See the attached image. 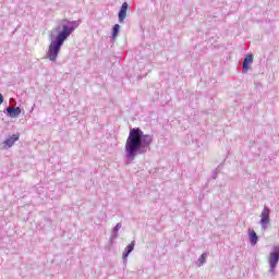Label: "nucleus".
Here are the masks:
<instances>
[{"mask_svg":"<svg viewBox=\"0 0 279 279\" xmlns=\"http://www.w3.org/2000/svg\"><path fill=\"white\" fill-rule=\"evenodd\" d=\"M153 143L154 135L145 134L141 128L130 129L124 146L126 160L132 162L136 156H145Z\"/></svg>","mask_w":279,"mask_h":279,"instance_id":"f257e3e1","label":"nucleus"},{"mask_svg":"<svg viewBox=\"0 0 279 279\" xmlns=\"http://www.w3.org/2000/svg\"><path fill=\"white\" fill-rule=\"evenodd\" d=\"M80 23L82 21H69V20H62L61 21V26L62 31L58 33L56 38L50 43L48 51L46 53L48 60L50 62H56L58 60V56L60 53V49H62V45H64V41L71 36L77 27H80Z\"/></svg>","mask_w":279,"mask_h":279,"instance_id":"f03ea898","label":"nucleus"},{"mask_svg":"<svg viewBox=\"0 0 279 279\" xmlns=\"http://www.w3.org/2000/svg\"><path fill=\"white\" fill-rule=\"evenodd\" d=\"M269 263V272L276 274V267H278L279 263V246H274L272 252H270L268 257Z\"/></svg>","mask_w":279,"mask_h":279,"instance_id":"7ed1b4c3","label":"nucleus"},{"mask_svg":"<svg viewBox=\"0 0 279 279\" xmlns=\"http://www.w3.org/2000/svg\"><path fill=\"white\" fill-rule=\"evenodd\" d=\"M271 215V209L267 206H265L262 210L260 214V226L263 228V230H267V226H269V223L271 222L269 216Z\"/></svg>","mask_w":279,"mask_h":279,"instance_id":"20e7f679","label":"nucleus"},{"mask_svg":"<svg viewBox=\"0 0 279 279\" xmlns=\"http://www.w3.org/2000/svg\"><path fill=\"white\" fill-rule=\"evenodd\" d=\"M128 8H130L128 2H123L118 13L119 23H125V19L128 16Z\"/></svg>","mask_w":279,"mask_h":279,"instance_id":"39448f33","label":"nucleus"},{"mask_svg":"<svg viewBox=\"0 0 279 279\" xmlns=\"http://www.w3.org/2000/svg\"><path fill=\"white\" fill-rule=\"evenodd\" d=\"M4 114L7 113L11 119H16L21 117V107H7L3 110Z\"/></svg>","mask_w":279,"mask_h":279,"instance_id":"423d86ee","label":"nucleus"},{"mask_svg":"<svg viewBox=\"0 0 279 279\" xmlns=\"http://www.w3.org/2000/svg\"><path fill=\"white\" fill-rule=\"evenodd\" d=\"M253 62H254V56L247 54L242 62V73H247Z\"/></svg>","mask_w":279,"mask_h":279,"instance_id":"0eeeda50","label":"nucleus"},{"mask_svg":"<svg viewBox=\"0 0 279 279\" xmlns=\"http://www.w3.org/2000/svg\"><path fill=\"white\" fill-rule=\"evenodd\" d=\"M136 245V241H132L125 248L122 254V260L123 263H128V256L134 252V246Z\"/></svg>","mask_w":279,"mask_h":279,"instance_id":"6e6552de","label":"nucleus"},{"mask_svg":"<svg viewBox=\"0 0 279 279\" xmlns=\"http://www.w3.org/2000/svg\"><path fill=\"white\" fill-rule=\"evenodd\" d=\"M122 228V225L121 222H118L113 229L111 230V235H110V239H109V243L110 245H112V243H114V240L116 239H119V231L121 230Z\"/></svg>","mask_w":279,"mask_h":279,"instance_id":"1a4fd4ad","label":"nucleus"},{"mask_svg":"<svg viewBox=\"0 0 279 279\" xmlns=\"http://www.w3.org/2000/svg\"><path fill=\"white\" fill-rule=\"evenodd\" d=\"M248 241L253 247L258 243V234H256V231L248 230Z\"/></svg>","mask_w":279,"mask_h":279,"instance_id":"9d476101","label":"nucleus"},{"mask_svg":"<svg viewBox=\"0 0 279 279\" xmlns=\"http://www.w3.org/2000/svg\"><path fill=\"white\" fill-rule=\"evenodd\" d=\"M16 141H19V135L13 134L12 136L8 137L3 143L5 145V147H13L14 143H16Z\"/></svg>","mask_w":279,"mask_h":279,"instance_id":"9b49d317","label":"nucleus"},{"mask_svg":"<svg viewBox=\"0 0 279 279\" xmlns=\"http://www.w3.org/2000/svg\"><path fill=\"white\" fill-rule=\"evenodd\" d=\"M206 258H208V253H203L202 256L198 258V267H202V265H206Z\"/></svg>","mask_w":279,"mask_h":279,"instance_id":"f8f14e48","label":"nucleus"},{"mask_svg":"<svg viewBox=\"0 0 279 279\" xmlns=\"http://www.w3.org/2000/svg\"><path fill=\"white\" fill-rule=\"evenodd\" d=\"M121 29V25L119 24H116L113 27H112V38H114L116 36H119V31Z\"/></svg>","mask_w":279,"mask_h":279,"instance_id":"ddd939ff","label":"nucleus"},{"mask_svg":"<svg viewBox=\"0 0 279 279\" xmlns=\"http://www.w3.org/2000/svg\"><path fill=\"white\" fill-rule=\"evenodd\" d=\"M219 173V170L218 169H215L214 170V174H213V179L214 180H217V174Z\"/></svg>","mask_w":279,"mask_h":279,"instance_id":"4468645a","label":"nucleus"},{"mask_svg":"<svg viewBox=\"0 0 279 279\" xmlns=\"http://www.w3.org/2000/svg\"><path fill=\"white\" fill-rule=\"evenodd\" d=\"M3 104V94H0V106Z\"/></svg>","mask_w":279,"mask_h":279,"instance_id":"2eb2a0df","label":"nucleus"},{"mask_svg":"<svg viewBox=\"0 0 279 279\" xmlns=\"http://www.w3.org/2000/svg\"><path fill=\"white\" fill-rule=\"evenodd\" d=\"M151 2L156 1V0H150Z\"/></svg>","mask_w":279,"mask_h":279,"instance_id":"dca6fc26","label":"nucleus"}]
</instances>
